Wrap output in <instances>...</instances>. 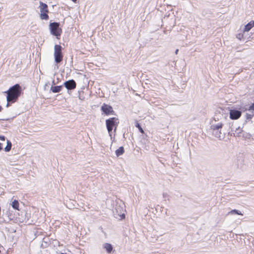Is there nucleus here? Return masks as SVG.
<instances>
[{"mask_svg":"<svg viewBox=\"0 0 254 254\" xmlns=\"http://www.w3.org/2000/svg\"><path fill=\"white\" fill-rule=\"evenodd\" d=\"M254 26V21H251L245 26L244 32L249 31Z\"/></svg>","mask_w":254,"mask_h":254,"instance_id":"9b49d317","label":"nucleus"},{"mask_svg":"<svg viewBox=\"0 0 254 254\" xmlns=\"http://www.w3.org/2000/svg\"><path fill=\"white\" fill-rule=\"evenodd\" d=\"M212 133L215 137L219 138V139H222L223 138L221 129L216 130V131L212 130Z\"/></svg>","mask_w":254,"mask_h":254,"instance_id":"ddd939ff","label":"nucleus"},{"mask_svg":"<svg viewBox=\"0 0 254 254\" xmlns=\"http://www.w3.org/2000/svg\"><path fill=\"white\" fill-rule=\"evenodd\" d=\"M107 128L109 133L110 134V132L113 129V127L114 126H116L117 124L118 123V119L116 118H112L109 119H108L106 121Z\"/></svg>","mask_w":254,"mask_h":254,"instance_id":"39448f33","label":"nucleus"},{"mask_svg":"<svg viewBox=\"0 0 254 254\" xmlns=\"http://www.w3.org/2000/svg\"><path fill=\"white\" fill-rule=\"evenodd\" d=\"M5 139V137L4 136H0V140L4 141Z\"/></svg>","mask_w":254,"mask_h":254,"instance_id":"4be33fe9","label":"nucleus"},{"mask_svg":"<svg viewBox=\"0 0 254 254\" xmlns=\"http://www.w3.org/2000/svg\"><path fill=\"white\" fill-rule=\"evenodd\" d=\"M60 23L58 22H53L50 24V30L51 33L56 36H60L62 33V29L59 27Z\"/></svg>","mask_w":254,"mask_h":254,"instance_id":"7ed1b4c3","label":"nucleus"},{"mask_svg":"<svg viewBox=\"0 0 254 254\" xmlns=\"http://www.w3.org/2000/svg\"><path fill=\"white\" fill-rule=\"evenodd\" d=\"M124 153V148L123 146L119 147L116 150V155L119 157Z\"/></svg>","mask_w":254,"mask_h":254,"instance_id":"2eb2a0df","label":"nucleus"},{"mask_svg":"<svg viewBox=\"0 0 254 254\" xmlns=\"http://www.w3.org/2000/svg\"><path fill=\"white\" fill-rule=\"evenodd\" d=\"M223 126V124L221 122L212 123L210 126V129L216 131V130L221 129Z\"/></svg>","mask_w":254,"mask_h":254,"instance_id":"1a4fd4ad","label":"nucleus"},{"mask_svg":"<svg viewBox=\"0 0 254 254\" xmlns=\"http://www.w3.org/2000/svg\"><path fill=\"white\" fill-rule=\"evenodd\" d=\"M122 216H123L124 217H125V214H122Z\"/></svg>","mask_w":254,"mask_h":254,"instance_id":"cd10ccee","label":"nucleus"},{"mask_svg":"<svg viewBox=\"0 0 254 254\" xmlns=\"http://www.w3.org/2000/svg\"><path fill=\"white\" fill-rule=\"evenodd\" d=\"M2 107L0 106V112L2 110Z\"/></svg>","mask_w":254,"mask_h":254,"instance_id":"a878e982","label":"nucleus"},{"mask_svg":"<svg viewBox=\"0 0 254 254\" xmlns=\"http://www.w3.org/2000/svg\"><path fill=\"white\" fill-rule=\"evenodd\" d=\"M11 146H12V144H11V142L9 140H7V145H6V147L4 148L5 151H6V152L9 151L11 150Z\"/></svg>","mask_w":254,"mask_h":254,"instance_id":"dca6fc26","label":"nucleus"},{"mask_svg":"<svg viewBox=\"0 0 254 254\" xmlns=\"http://www.w3.org/2000/svg\"><path fill=\"white\" fill-rule=\"evenodd\" d=\"M248 110H251L254 112V103L249 107Z\"/></svg>","mask_w":254,"mask_h":254,"instance_id":"412c9836","label":"nucleus"},{"mask_svg":"<svg viewBox=\"0 0 254 254\" xmlns=\"http://www.w3.org/2000/svg\"><path fill=\"white\" fill-rule=\"evenodd\" d=\"M242 114V112L236 110H231L230 111V118L232 120H237L239 119Z\"/></svg>","mask_w":254,"mask_h":254,"instance_id":"423d86ee","label":"nucleus"},{"mask_svg":"<svg viewBox=\"0 0 254 254\" xmlns=\"http://www.w3.org/2000/svg\"><path fill=\"white\" fill-rule=\"evenodd\" d=\"M39 8L41 12V18L42 19L48 20L49 16L47 14V13L48 12V8L47 4L40 1Z\"/></svg>","mask_w":254,"mask_h":254,"instance_id":"20e7f679","label":"nucleus"},{"mask_svg":"<svg viewBox=\"0 0 254 254\" xmlns=\"http://www.w3.org/2000/svg\"><path fill=\"white\" fill-rule=\"evenodd\" d=\"M237 38L241 40L243 38V34L242 33H239L237 35Z\"/></svg>","mask_w":254,"mask_h":254,"instance_id":"aec40b11","label":"nucleus"},{"mask_svg":"<svg viewBox=\"0 0 254 254\" xmlns=\"http://www.w3.org/2000/svg\"><path fill=\"white\" fill-rule=\"evenodd\" d=\"M102 111L106 115H109L110 113H114V111L111 106L108 105L104 104L101 107Z\"/></svg>","mask_w":254,"mask_h":254,"instance_id":"6e6552de","label":"nucleus"},{"mask_svg":"<svg viewBox=\"0 0 254 254\" xmlns=\"http://www.w3.org/2000/svg\"><path fill=\"white\" fill-rule=\"evenodd\" d=\"M55 61L57 64L60 63L63 60V56L62 53V47L60 45H55L54 47Z\"/></svg>","mask_w":254,"mask_h":254,"instance_id":"f03ea898","label":"nucleus"},{"mask_svg":"<svg viewBox=\"0 0 254 254\" xmlns=\"http://www.w3.org/2000/svg\"><path fill=\"white\" fill-rule=\"evenodd\" d=\"M11 206L13 207V208H14L16 210H19V209H18L19 203L17 200H14L12 202Z\"/></svg>","mask_w":254,"mask_h":254,"instance_id":"f3484780","label":"nucleus"},{"mask_svg":"<svg viewBox=\"0 0 254 254\" xmlns=\"http://www.w3.org/2000/svg\"><path fill=\"white\" fill-rule=\"evenodd\" d=\"M136 127H138L139 131L141 132V133H144V131L143 130V129L142 128V127H140V126L139 125V124L138 123H136V125H135Z\"/></svg>","mask_w":254,"mask_h":254,"instance_id":"6ab92c4d","label":"nucleus"},{"mask_svg":"<svg viewBox=\"0 0 254 254\" xmlns=\"http://www.w3.org/2000/svg\"><path fill=\"white\" fill-rule=\"evenodd\" d=\"M229 214H238V215H242L243 214L239 210L236 209H233L231 211H230L229 213Z\"/></svg>","mask_w":254,"mask_h":254,"instance_id":"a211bd4d","label":"nucleus"},{"mask_svg":"<svg viewBox=\"0 0 254 254\" xmlns=\"http://www.w3.org/2000/svg\"><path fill=\"white\" fill-rule=\"evenodd\" d=\"M62 88V86H52L50 90L53 93H58L61 91Z\"/></svg>","mask_w":254,"mask_h":254,"instance_id":"9d476101","label":"nucleus"},{"mask_svg":"<svg viewBox=\"0 0 254 254\" xmlns=\"http://www.w3.org/2000/svg\"><path fill=\"white\" fill-rule=\"evenodd\" d=\"M103 248L106 249L108 253H110L113 250L112 246L109 243H105L103 245Z\"/></svg>","mask_w":254,"mask_h":254,"instance_id":"4468645a","label":"nucleus"},{"mask_svg":"<svg viewBox=\"0 0 254 254\" xmlns=\"http://www.w3.org/2000/svg\"><path fill=\"white\" fill-rule=\"evenodd\" d=\"M52 84L53 85H55V81L53 80V82H52Z\"/></svg>","mask_w":254,"mask_h":254,"instance_id":"393cba45","label":"nucleus"},{"mask_svg":"<svg viewBox=\"0 0 254 254\" xmlns=\"http://www.w3.org/2000/svg\"><path fill=\"white\" fill-rule=\"evenodd\" d=\"M178 52H179V50H178V49H177V50H176V51H175V54H176V55H177V54H178Z\"/></svg>","mask_w":254,"mask_h":254,"instance_id":"b1692460","label":"nucleus"},{"mask_svg":"<svg viewBox=\"0 0 254 254\" xmlns=\"http://www.w3.org/2000/svg\"><path fill=\"white\" fill-rule=\"evenodd\" d=\"M22 92V88L18 84H16L5 92L7 94L6 107L9 106V103H13L17 101Z\"/></svg>","mask_w":254,"mask_h":254,"instance_id":"f257e3e1","label":"nucleus"},{"mask_svg":"<svg viewBox=\"0 0 254 254\" xmlns=\"http://www.w3.org/2000/svg\"><path fill=\"white\" fill-rule=\"evenodd\" d=\"M247 112L246 113V118L247 120H250L252 119L254 116V113L251 110L246 109Z\"/></svg>","mask_w":254,"mask_h":254,"instance_id":"f8f14e48","label":"nucleus"},{"mask_svg":"<svg viewBox=\"0 0 254 254\" xmlns=\"http://www.w3.org/2000/svg\"><path fill=\"white\" fill-rule=\"evenodd\" d=\"M73 2H75L76 1V0H71Z\"/></svg>","mask_w":254,"mask_h":254,"instance_id":"bb28decb","label":"nucleus"},{"mask_svg":"<svg viewBox=\"0 0 254 254\" xmlns=\"http://www.w3.org/2000/svg\"><path fill=\"white\" fill-rule=\"evenodd\" d=\"M2 149V144L0 143V151Z\"/></svg>","mask_w":254,"mask_h":254,"instance_id":"5701e85b","label":"nucleus"},{"mask_svg":"<svg viewBox=\"0 0 254 254\" xmlns=\"http://www.w3.org/2000/svg\"><path fill=\"white\" fill-rule=\"evenodd\" d=\"M64 86L68 90H72L76 87V83L73 79L68 80L64 83Z\"/></svg>","mask_w":254,"mask_h":254,"instance_id":"0eeeda50","label":"nucleus"}]
</instances>
